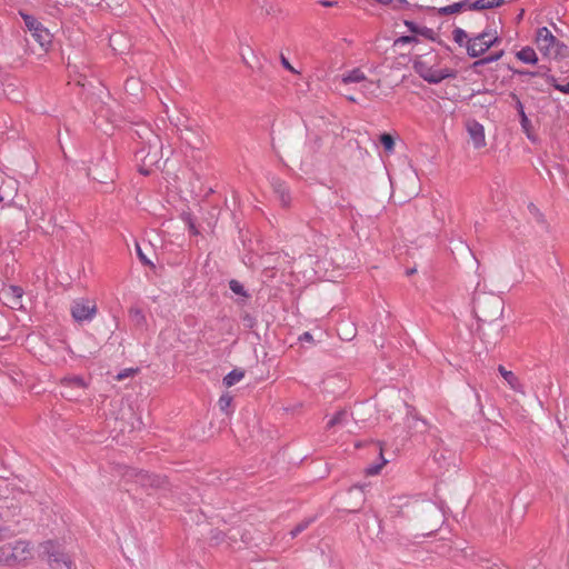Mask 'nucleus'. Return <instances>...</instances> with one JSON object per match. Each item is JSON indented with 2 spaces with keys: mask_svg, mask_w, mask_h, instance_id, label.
<instances>
[{
  "mask_svg": "<svg viewBox=\"0 0 569 569\" xmlns=\"http://www.w3.org/2000/svg\"><path fill=\"white\" fill-rule=\"evenodd\" d=\"M481 280L477 279L471 297V312L479 321L491 322L502 315V301L499 297L479 291Z\"/></svg>",
  "mask_w": 569,
  "mask_h": 569,
  "instance_id": "f257e3e1",
  "label": "nucleus"
},
{
  "mask_svg": "<svg viewBox=\"0 0 569 569\" xmlns=\"http://www.w3.org/2000/svg\"><path fill=\"white\" fill-rule=\"evenodd\" d=\"M33 557L31 543L26 540H17L0 547V563L12 566L26 562Z\"/></svg>",
  "mask_w": 569,
  "mask_h": 569,
  "instance_id": "f03ea898",
  "label": "nucleus"
},
{
  "mask_svg": "<svg viewBox=\"0 0 569 569\" xmlns=\"http://www.w3.org/2000/svg\"><path fill=\"white\" fill-rule=\"evenodd\" d=\"M416 72L428 82H439L449 76L447 70L437 68V57L419 56L413 61Z\"/></svg>",
  "mask_w": 569,
  "mask_h": 569,
  "instance_id": "7ed1b4c3",
  "label": "nucleus"
},
{
  "mask_svg": "<svg viewBox=\"0 0 569 569\" xmlns=\"http://www.w3.org/2000/svg\"><path fill=\"white\" fill-rule=\"evenodd\" d=\"M536 44L545 57L556 59L562 54L563 44L557 40L547 27L537 30Z\"/></svg>",
  "mask_w": 569,
  "mask_h": 569,
  "instance_id": "20e7f679",
  "label": "nucleus"
},
{
  "mask_svg": "<svg viewBox=\"0 0 569 569\" xmlns=\"http://www.w3.org/2000/svg\"><path fill=\"white\" fill-rule=\"evenodd\" d=\"M150 138L148 139L149 148L150 150L146 152V150L142 148L137 152V157L139 160L142 161L143 166L147 167V169H141L140 171L144 174H148L150 172V168L152 166H156L160 161V139L158 136L153 134L151 131H149Z\"/></svg>",
  "mask_w": 569,
  "mask_h": 569,
  "instance_id": "39448f33",
  "label": "nucleus"
},
{
  "mask_svg": "<svg viewBox=\"0 0 569 569\" xmlns=\"http://www.w3.org/2000/svg\"><path fill=\"white\" fill-rule=\"evenodd\" d=\"M498 41V38L491 32H482L468 40L467 52L470 57L477 58L485 53Z\"/></svg>",
  "mask_w": 569,
  "mask_h": 569,
  "instance_id": "423d86ee",
  "label": "nucleus"
},
{
  "mask_svg": "<svg viewBox=\"0 0 569 569\" xmlns=\"http://www.w3.org/2000/svg\"><path fill=\"white\" fill-rule=\"evenodd\" d=\"M97 312V306L93 301L79 299L72 303L71 315L76 321L91 320Z\"/></svg>",
  "mask_w": 569,
  "mask_h": 569,
  "instance_id": "0eeeda50",
  "label": "nucleus"
},
{
  "mask_svg": "<svg viewBox=\"0 0 569 569\" xmlns=\"http://www.w3.org/2000/svg\"><path fill=\"white\" fill-rule=\"evenodd\" d=\"M22 296L23 291L20 287L9 286L0 290V300L11 309H20L22 307Z\"/></svg>",
  "mask_w": 569,
  "mask_h": 569,
  "instance_id": "6e6552de",
  "label": "nucleus"
},
{
  "mask_svg": "<svg viewBox=\"0 0 569 569\" xmlns=\"http://www.w3.org/2000/svg\"><path fill=\"white\" fill-rule=\"evenodd\" d=\"M467 131L469 134V142L472 144L473 149L481 150L486 147V134L482 124L475 121L469 122L467 126Z\"/></svg>",
  "mask_w": 569,
  "mask_h": 569,
  "instance_id": "1a4fd4ad",
  "label": "nucleus"
},
{
  "mask_svg": "<svg viewBox=\"0 0 569 569\" xmlns=\"http://www.w3.org/2000/svg\"><path fill=\"white\" fill-rule=\"evenodd\" d=\"M18 191V181L9 179L4 181L0 172V202L13 200Z\"/></svg>",
  "mask_w": 569,
  "mask_h": 569,
  "instance_id": "9d476101",
  "label": "nucleus"
},
{
  "mask_svg": "<svg viewBox=\"0 0 569 569\" xmlns=\"http://www.w3.org/2000/svg\"><path fill=\"white\" fill-rule=\"evenodd\" d=\"M366 73L361 68H353L349 71H346L341 74V83L350 84V83H361L366 80Z\"/></svg>",
  "mask_w": 569,
  "mask_h": 569,
  "instance_id": "9b49d317",
  "label": "nucleus"
},
{
  "mask_svg": "<svg viewBox=\"0 0 569 569\" xmlns=\"http://www.w3.org/2000/svg\"><path fill=\"white\" fill-rule=\"evenodd\" d=\"M498 371L512 390L523 393L522 385L512 371L507 370L503 366H499Z\"/></svg>",
  "mask_w": 569,
  "mask_h": 569,
  "instance_id": "f8f14e48",
  "label": "nucleus"
},
{
  "mask_svg": "<svg viewBox=\"0 0 569 569\" xmlns=\"http://www.w3.org/2000/svg\"><path fill=\"white\" fill-rule=\"evenodd\" d=\"M31 34L41 48L48 50L52 42V34L43 24L37 31L31 32Z\"/></svg>",
  "mask_w": 569,
  "mask_h": 569,
  "instance_id": "ddd939ff",
  "label": "nucleus"
},
{
  "mask_svg": "<svg viewBox=\"0 0 569 569\" xmlns=\"http://www.w3.org/2000/svg\"><path fill=\"white\" fill-rule=\"evenodd\" d=\"M503 0H465V9L471 10H483L497 7L502 3Z\"/></svg>",
  "mask_w": 569,
  "mask_h": 569,
  "instance_id": "4468645a",
  "label": "nucleus"
},
{
  "mask_svg": "<svg viewBox=\"0 0 569 569\" xmlns=\"http://www.w3.org/2000/svg\"><path fill=\"white\" fill-rule=\"evenodd\" d=\"M405 26L408 28V30L412 33H416V34H419V36H422L427 39H432L433 38V30L430 29V28H427V27H420L418 24H416L415 22L412 21H409V20H406L405 21Z\"/></svg>",
  "mask_w": 569,
  "mask_h": 569,
  "instance_id": "2eb2a0df",
  "label": "nucleus"
},
{
  "mask_svg": "<svg viewBox=\"0 0 569 569\" xmlns=\"http://www.w3.org/2000/svg\"><path fill=\"white\" fill-rule=\"evenodd\" d=\"M381 87L380 80H370L366 77V80L361 82V91L367 97H375L377 94V91Z\"/></svg>",
  "mask_w": 569,
  "mask_h": 569,
  "instance_id": "dca6fc26",
  "label": "nucleus"
},
{
  "mask_svg": "<svg viewBox=\"0 0 569 569\" xmlns=\"http://www.w3.org/2000/svg\"><path fill=\"white\" fill-rule=\"evenodd\" d=\"M517 58L525 63L535 64L538 61L536 51L530 47H525L517 52Z\"/></svg>",
  "mask_w": 569,
  "mask_h": 569,
  "instance_id": "f3484780",
  "label": "nucleus"
},
{
  "mask_svg": "<svg viewBox=\"0 0 569 569\" xmlns=\"http://www.w3.org/2000/svg\"><path fill=\"white\" fill-rule=\"evenodd\" d=\"M511 98L515 101V108L517 109V111L519 113L521 127L525 130H527L528 127L530 126V120L528 119V117L525 112L523 104L520 101V99L518 98V96L511 94Z\"/></svg>",
  "mask_w": 569,
  "mask_h": 569,
  "instance_id": "a211bd4d",
  "label": "nucleus"
},
{
  "mask_svg": "<svg viewBox=\"0 0 569 569\" xmlns=\"http://www.w3.org/2000/svg\"><path fill=\"white\" fill-rule=\"evenodd\" d=\"M244 377V371L243 370H240V369H234L232 370L231 372H229L224 378H223V385L227 387V388H230L232 387L233 385L240 382Z\"/></svg>",
  "mask_w": 569,
  "mask_h": 569,
  "instance_id": "6ab92c4d",
  "label": "nucleus"
},
{
  "mask_svg": "<svg viewBox=\"0 0 569 569\" xmlns=\"http://www.w3.org/2000/svg\"><path fill=\"white\" fill-rule=\"evenodd\" d=\"M61 386L70 387V388H78V389H82V390H84L87 388V383L79 376H72V377L63 378L61 380Z\"/></svg>",
  "mask_w": 569,
  "mask_h": 569,
  "instance_id": "aec40b11",
  "label": "nucleus"
},
{
  "mask_svg": "<svg viewBox=\"0 0 569 569\" xmlns=\"http://www.w3.org/2000/svg\"><path fill=\"white\" fill-rule=\"evenodd\" d=\"M21 18L24 21L26 27L30 32H34L42 26L41 22H39L33 16L28 14L26 12H20Z\"/></svg>",
  "mask_w": 569,
  "mask_h": 569,
  "instance_id": "412c9836",
  "label": "nucleus"
},
{
  "mask_svg": "<svg viewBox=\"0 0 569 569\" xmlns=\"http://www.w3.org/2000/svg\"><path fill=\"white\" fill-rule=\"evenodd\" d=\"M546 81L551 84L555 89L559 90L562 93L569 94V81L566 83H559L553 76L545 74Z\"/></svg>",
  "mask_w": 569,
  "mask_h": 569,
  "instance_id": "4be33fe9",
  "label": "nucleus"
},
{
  "mask_svg": "<svg viewBox=\"0 0 569 569\" xmlns=\"http://www.w3.org/2000/svg\"><path fill=\"white\" fill-rule=\"evenodd\" d=\"M380 142L387 152H392L395 150V139L390 133H382L380 136Z\"/></svg>",
  "mask_w": 569,
  "mask_h": 569,
  "instance_id": "5701e85b",
  "label": "nucleus"
},
{
  "mask_svg": "<svg viewBox=\"0 0 569 569\" xmlns=\"http://www.w3.org/2000/svg\"><path fill=\"white\" fill-rule=\"evenodd\" d=\"M232 403V397L229 393H223L218 401V406L221 411L228 412Z\"/></svg>",
  "mask_w": 569,
  "mask_h": 569,
  "instance_id": "b1692460",
  "label": "nucleus"
},
{
  "mask_svg": "<svg viewBox=\"0 0 569 569\" xmlns=\"http://www.w3.org/2000/svg\"><path fill=\"white\" fill-rule=\"evenodd\" d=\"M347 416V412L345 410L338 411L332 418L329 419L327 427L333 428L335 426L341 423Z\"/></svg>",
  "mask_w": 569,
  "mask_h": 569,
  "instance_id": "393cba45",
  "label": "nucleus"
},
{
  "mask_svg": "<svg viewBox=\"0 0 569 569\" xmlns=\"http://www.w3.org/2000/svg\"><path fill=\"white\" fill-rule=\"evenodd\" d=\"M462 9V3L457 2L451 6L442 7L439 9L440 14H451V13H458Z\"/></svg>",
  "mask_w": 569,
  "mask_h": 569,
  "instance_id": "a878e982",
  "label": "nucleus"
},
{
  "mask_svg": "<svg viewBox=\"0 0 569 569\" xmlns=\"http://www.w3.org/2000/svg\"><path fill=\"white\" fill-rule=\"evenodd\" d=\"M501 56H502V51H500L499 53L490 54L483 59H480L479 61H476L473 63V67L497 61L498 59H500Z\"/></svg>",
  "mask_w": 569,
  "mask_h": 569,
  "instance_id": "bb28decb",
  "label": "nucleus"
},
{
  "mask_svg": "<svg viewBox=\"0 0 569 569\" xmlns=\"http://www.w3.org/2000/svg\"><path fill=\"white\" fill-rule=\"evenodd\" d=\"M380 456H382V448L381 447H380ZM381 458H383V457H381ZM386 463H387V460L382 459V463L381 465L372 466V467L368 468L367 469V473L371 475V476L378 475Z\"/></svg>",
  "mask_w": 569,
  "mask_h": 569,
  "instance_id": "cd10ccee",
  "label": "nucleus"
},
{
  "mask_svg": "<svg viewBox=\"0 0 569 569\" xmlns=\"http://www.w3.org/2000/svg\"><path fill=\"white\" fill-rule=\"evenodd\" d=\"M229 287L230 289L237 293V295H244V291H243V286L237 281V280H231L230 283H229Z\"/></svg>",
  "mask_w": 569,
  "mask_h": 569,
  "instance_id": "c85d7f7f",
  "label": "nucleus"
},
{
  "mask_svg": "<svg viewBox=\"0 0 569 569\" xmlns=\"http://www.w3.org/2000/svg\"><path fill=\"white\" fill-rule=\"evenodd\" d=\"M417 39L415 37H411V36H401L399 37L396 41H395V46H399V44H407V43H411V42H416Z\"/></svg>",
  "mask_w": 569,
  "mask_h": 569,
  "instance_id": "c756f323",
  "label": "nucleus"
},
{
  "mask_svg": "<svg viewBox=\"0 0 569 569\" xmlns=\"http://www.w3.org/2000/svg\"><path fill=\"white\" fill-rule=\"evenodd\" d=\"M377 2L381 3V4H391L393 3V0H376ZM407 4V0H395V4L393 7L395 8H400L402 6Z\"/></svg>",
  "mask_w": 569,
  "mask_h": 569,
  "instance_id": "7c9ffc66",
  "label": "nucleus"
},
{
  "mask_svg": "<svg viewBox=\"0 0 569 569\" xmlns=\"http://www.w3.org/2000/svg\"><path fill=\"white\" fill-rule=\"evenodd\" d=\"M136 251H137V254L139 257V259L144 263V264H152L151 261L146 257V254L142 252L141 248L139 244H136Z\"/></svg>",
  "mask_w": 569,
  "mask_h": 569,
  "instance_id": "2f4dec72",
  "label": "nucleus"
},
{
  "mask_svg": "<svg viewBox=\"0 0 569 569\" xmlns=\"http://www.w3.org/2000/svg\"><path fill=\"white\" fill-rule=\"evenodd\" d=\"M281 64L283 66V68H286L290 72L298 73V71L291 66V63L288 61V59L283 56L281 57Z\"/></svg>",
  "mask_w": 569,
  "mask_h": 569,
  "instance_id": "473e14b6",
  "label": "nucleus"
},
{
  "mask_svg": "<svg viewBox=\"0 0 569 569\" xmlns=\"http://www.w3.org/2000/svg\"><path fill=\"white\" fill-rule=\"evenodd\" d=\"M452 36H453V39L457 43L461 44L462 43V29H455L452 31Z\"/></svg>",
  "mask_w": 569,
  "mask_h": 569,
  "instance_id": "72a5a7b5",
  "label": "nucleus"
},
{
  "mask_svg": "<svg viewBox=\"0 0 569 569\" xmlns=\"http://www.w3.org/2000/svg\"><path fill=\"white\" fill-rule=\"evenodd\" d=\"M134 372H136V370H133V369H127V370H124V371L120 372V373L117 376V380L121 381V380H123L124 378H127V377H129V376L133 375Z\"/></svg>",
  "mask_w": 569,
  "mask_h": 569,
  "instance_id": "f704fd0d",
  "label": "nucleus"
},
{
  "mask_svg": "<svg viewBox=\"0 0 569 569\" xmlns=\"http://www.w3.org/2000/svg\"><path fill=\"white\" fill-rule=\"evenodd\" d=\"M56 547V543L53 541H46L43 545H42V548L44 549L46 552H48L50 556H54L53 553H50L51 550Z\"/></svg>",
  "mask_w": 569,
  "mask_h": 569,
  "instance_id": "c9c22d12",
  "label": "nucleus"
},
{
  "mask_svg": "<svg viewBox=\"0 0 569 569\" xmlns=\"http://www.w3.org/2000/svg\"><path fill=\"white\" fill-rule=\"evenodd\" d=\"M308 523H303V525H298L292 531H291V536L292 537H296L298 533H300L302 530H305V528L307 527Z\"/></svg>",
  "mask_w": 569,
  "mask_h": 569,
  "instance_id": "e433bc0d",
  "label": "nucleus"
},
{
  "mask_svg": "<svg viewBox=\"0 0 569 569\" xmlns=\"http://www.w3.org/2000/svg\"><path fill=\"white\" fill-rule=\"evenodd\" d=\"M518 73L521 76H530V77H535L538 74L537 72H531V71H519Z\"/></svg>",
  "mask_w": 569,
  "mask_h": 569,
  "instance_id": "4c0bfd02",
  "label": "nucleus"
},
{
  "mask_svg": "<svg viewBox=\"0 0 569 569\" xmlns=\"http://www.w3.org/2000/svg\"><path fill=\"white\" fill-rule=\"evenodd\" d=\"M189 229L190 231L193 233V234H197L198 233V230L196 228V226L193 224V222L189 221Z\"/></svg>",
  "mask_w": 569,
  "mask_h": 569,
  "instance_id": "58836bf2",
  "label": "nucleus"
},
{
  "mask_svg": "<svg viewBox=\"0 0 569 569\" xmlns=\"http://www.w3.org/2000/svg\"><path fill=\"white\" fill-rule=\"evenodd\" d=\"M61 557V560L64 562V565L67 566L68 569H70V561H68L67 559H64V556L63 555H59Z\"/></svg>",
  "mask_w": 569,
  "mask_h": 569,
  "instance_id": "ea45409f",
  "label": "nucleus"
},
{
  "mask_svg": "<svg viewBox=\"0 0 569 569\" xmlns=\"http://www.w3.org/2000/svg\"><path fill=\"white\" fill-rule=\"evenodd\" d=\"M472 393H473L476 402L478 403L479 402V395L473 389H472Z\"/></svg>",
  "mask_w": 569,
  "mask_h": 569,
  "instance_id": "a19ab883",
  "label": "nucleus"
},
{
  "mask_svg": "<svg viewBox=\"0 0 569 569\" xmlns=\"http://www.w3.org/2000/svg\"><path fill=\"white\" fill-rule=\"evenodd\" d=\"M321 3H322V6H325V7H331V6H332V2H329V1H323V2H321Z\"/></svg>",
  "mask_w": 569,
  "mask_h": 569,
  "instance_id": "79ce46f5",
  "label": "nucleus"
},
{
  "mask_svg": "<svg viewBox=\"0 0 569 569\" xmlns=\"http://www.w3.org/2000/svg\"><path fill=\"white\" fill-rule=\"evenodd\" d=\"M4 537V529L0 527V540Z\"/></svg>",
  "mask_w": 569,
  "mask_h": 569,
  "instance_id": "37998d69",
  "label": "nucleus"
},
{
  "mask_svg": "<svg viewBox=\"0 0 569 569\" xmlns=\"http://www.w3.org/2000/svg\"><path fill=\"white\" fill-rule=\"evenodd\" d=\"M472 259H473V264H475L476 269H478V261H477V259L475 258L473 254H472Z\"/></svg>",
  "mask_w": 569,
  "mask_h": 569,
  "instance_id": "c03bdc74",
  "label": "nucleus"
},
{
  "mask_svg": "<svg viewBox=\"0 0 569 569\" xmlns=\"http://www.w3.org/2000/svg\"><path fill=\"white\" fill-rule=\"evenodd\" d=\"M348 99H349L350 101H352V102H355V101H356V99H355L353 97H349Z\"/></svg>",
  "mask_w": 569,
  "mask_h": 569,
  "instance_id": "a18cd8bd",
  "label": "nucleus"
},
{
  "mask_svg": "<svg viewBox=\"0 0 569 569\" xmlns=\"http://www.w3.org/2000/svg\"><path fill=\"white\" fill-rule=\"evenodd\" d=\"M565 456L569 459V448H568V452L565 453Z\"/></svg>",
  "mask_w": 569,
  "mask_h": 569,
  "instance_id": "49530a36",
  "label": "nucleus"
},
{
  "mask_svg": "<svg viewBox=\"0 0 569 569\" xmlns=\"http://www.w3.org/2000/svg\"><path fill=\"white\" fill-rule=\"evenodd\" d=\"M2 519H3V515L0 512V520H2Z\"/></svg>",
  "mask_w": 569,
  "mask_h": 569,
  "instance_id": "de8ad7c7",
  "label": "nucleus"
}]
</instances>
